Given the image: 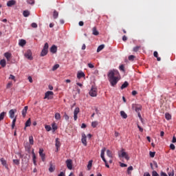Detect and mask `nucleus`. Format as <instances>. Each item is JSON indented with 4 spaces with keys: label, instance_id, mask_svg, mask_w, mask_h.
Returning a JSON list of instances; mask_svg holds the SVG:
<instances>
[{
    "label": "nucleus",
    "instance_id": "c9c22d12",
    "mask_svg": "<svg viewBox=\"0 0 176 176\" xmlns=\"http://www.w3.org/2000/svg\"><path fill=\"white\" fill-rule=\"evenodd\" d=\"M92 162H93V160H89V163H88V165H87V168H88L89 170H91V168Z\"/></svg>",
    "mask_w": 176,
    "mask_h": 176
},
{
    "label": "nucleus",
    "instance_id": "09e8293b",
    "mask_svg": "<svg viewBox=\"0 0 176 176\" xmlns=\"http://www.w3.org/2000/svg\"><path fill=\"white\" fill-rule=\"evenodd\" d=\"M153 176H160V175L157 173L156 170H153Z\"/></svg>",
    "mask_w": 176,
    "mask_h": 176
},
{
    "label": "nucleus",
    "instance_id": "58836bf2",
    "mask_svg": "<svg viewBox=\"0 0 176 176\" xmlns=\"http://www.w3.org/2000/svg\"><path fill=\"white\" fill-rule=\"evenodd\" d=\"M98 125V122L97 121H94L91 123V126L93 128H96Z\"/></svg>",
    "mask_w": 176,
    "mask_h": 176
},
{
    "label": "nucleus",
    "instance_id": "423d86ee",
    "mask_svg": "<svg viewBox=\"0 0 176 176\" xmlns=\"http://www.w3.org/2000/svg\"><path fill=\"white\" fill-rule=\"evenodd\" d=\"M142 105L140 104H133L132 106V109H135V111H136V113H140L142 111Z\"/></svg>",
    "mask_w": 176,
    "mask_h": 176
},
{
    "label": "nucleus",
    "instance_id": "cd10ccee",
    "mask_svg": "<svg viewBox=\"0 0 176 176\" xmlns=\"http://www.w3.org/2000/svg\"><path fill=\"white\" fill-rule=\"evenodd\" d=\"M60 141H59V139H58V138H56V147L57 149H58V148H60Z\"/></svg>",
    "mask_w": 176,
    "mask_h": 176
},
{
    "label": "nucleus",
    "instance_id": "bf43d9fd",
    "mask_svg": "<svg viewBox=\"0 0 176 176\" xmlns=\"http://www.w3.org/2000/svg\"><path fill=\"white\" fill-rule=\"evenodd\" d=\"M88 67L90 69H94V65L92 63H88Z\"/></svg>",
    "mask_w": 176,
    "mask_h": 176
},
{
    "label": "nucleus",
    "instance_id": "1a4fd4ad",
    "mask_svg": "<svg viewBox=\"0 0 176 176\" xmlns=\"http://www.w3.org/2000/svg\"><path fill=\"white\" fill-rule=\"evenodd\" d=\"M44 150L43 148H40L39 150V155L41 157V160L43 162L45 161V154L43 153Z\"/></svg>",
    "mask_w": 176,
    "mask_h": 176
},
{
    "label": "nucleus",
    "instance_id": "473e14b6",
    "mask_svg": "<svg viewBox=\"0 0 176 176\" xmlns=\"http://www.w3.org/2000/svg\"><path fill=\"white\" fill-rule=\"evenodd\" d=\"M61 118L60 113H55V119L57 120H60Z\"/></svg>",
    "mask_w": 176,
    "mask_h": 176
},
{
    "label": "nucleus",
    "instance_id": "8fccbe9b",
    "mask_svg": "<svg viewBox=\"0 0 176 176\" xmlns=\"http://www.w3.org/2000/svg\"><path fill=\"white\" fill-rule=\"evenodd\" d=\"M174 175H175V172L173 170L171 172L168 173V176H174Z\"/></svg>",
    "mask_w": 176,
    "mask_h": 176
},
{
    "label": "nucleus",
    "instance_id": "680f3d73",
    "mask_svg": "<svg viewBox=\"0 0 176 176\" xmlns=\"http://www.w3.org/2000/svg\"><path fill=\"white\" fill-rule=\"evenodd\" d=\"M120 166L124 168V167H127V164H124V163H121L120 164Z\"/></svg>",
    "mask_w": 176,
    "mask_h": 176
},
{
    "label": "nucleus",
    "instance_id": "dca6fc26",
    "mask_svg": "<svg viewBox=\"0 0 176 176\" xmlns=\"http://www.w3.org/2000/svg\"><path fill=\"white\" fill-rule=\"evenodd\" d=\"M26 45V41L24 39L19 40V45L23 47Z\"/></svg>",
    "mask_w": 176,
    "mask_h": 176
},
{
    "label": "nucleus",
    "instance_id": "e433bc0d",
    "mask_svg": "<svg viewBox=\"0 0 176 176\" xmlns=\"http://www.w3.org/2000/svg\"><path fill=\"white\" fill-rule=\"evenodd\" d=\"M29 141H30V144L31 145H33V144H34V138H33V136H32V135L30 136V138H29Z\"/></svg>",
    "mask_w": 176,
    "mask_h": 176
},
{
    "label": "nucleus",
    "instance_id": "ea45409f",
    "mask_svg": "<svg viewBox=\"0 0 176 176\" xmlns=\"http://www.w3.org/2000/svg\"><path fill=\"white\" fill-rule=\"evenodd\" d=\"M135 58V56L134 55H130L129 57H128V60L129 61H133Z\"/></svg>",
    "mask_w": 176,
    "mask_h": 176
},
{
    "label": "nucleus",
    "instance_id": "13d9d810",
    "mask_svg": "<svg viewBox=\"0 0 176 176\" xmlns=\"http://www.w3.org/2000/svg\"><path fill=\"white\" fill-rule=\"evenodd\" d=\"M160 176H168V175L165 172L161 171Z\"/></svg>",
    "mask_w": 176,
    "mask_h": 176
},
{
    "label": "nucleus",
    "instance_id": "2f4dec72",
    "mask_svg": "<svg viewBox=\"0 0 176 176\" xmlns=\"http://www.w3.org/2000/svg\"><path fill=\"white\" fill-rule=\"evenodd\" d=\"M6 115V112H5V111H3V112L1 113V114H0V121L3 120Z\"/></svg>",
    "mask_w": 176,
    "mask_h": 176
},
{
    "label": "nucleus",
    "instance_id": "a19ab883",
    "mask_svg": "<svg viewBox=\"0 0 176 176\" xmlns=\"http://www.w3.org/2000/svg\"><path fill=\"white\" fill-rule=\"evenodd\" d=\"M52 129L54 130V132L58 129V126H56L55 122L52 124Z\"/></svg>",
    "mask_w": 176,
    "mask_h": 176
},
{
    "label": "nucleus",
    "instance_id": "c756f323",
    "mask_svg": "<svg viewBox=\"0 0 176 176\" xmlns=\"http://www.w3.org/2000/svg\"><path fill=\"white\" fill-rule=\"evenodd\" d=\"M30 13L28 10H24L23 11V16L27 18L30 16Z\"/></svg>",
    "mask_w": 176,
    "mask_h": 176
},
{
    "label": "nucleus",
    "instance_id": "37998d69",
    "mask_svg": "<svg viewBox=\"0 0 176 176\" xmlns=\"http://www.w3.org/2000/svg\"><path fill=\"white\" fill-rule=\"evenodd\" d=\"M13 162H14L16 165H19V164H20V160H18V159L13 160Z\"/></svg>",
    "mask_w": 176,
    "mask_h": 176
},
{
    "label": "nucleus",
    "instance_id": "2eb2a0df",
    "mask_svg": "<svg viewBox=\"0 0 176 176\" xmlns=\"http://www.w3.org/2000/svg\"><path fill=\"white\" fill-rule=\"evenodd\" d=\"M50 52L52 54H56L57 52V47L55 45H53L50 48Z\"/></svg>",
    "mask_w": 176,
    "mask_h": 176
},
{
    "label": "nucleus",
    "instance_id": "5701e85b",
    "mask_svg": "<svg viewBox=\"0 0 176 176\" xmlns=\"http://www.w3.org/2000/svg\"><path fill=\"white\" fill-rule=\"evenodd\" d=\"M0 65H1L3 68L6 67V60L5 59L1 60V61H0Z\"/></svg>",
    "mask_w": 176,
    "mask_h": 176
},
{
    "label": "nucleus",
    "instance_id": "9d476101",
    "mask_svg": "<svg viewBox=\"0 0 176 176\" xmlns=\"http://www.w3.org/2000/svg\"><path fill=\"white\" fill-rule=\"evenodd\" d=\"M80 113V109L79 107H76L74 110V120L76 121L77 119H78V114Z\"/></svg>",
    "mask_w": 176,
    "mask_h": 176
},
{
    "label": "nucleus",
    "instance_id": "f8f14e48",
    "mask_svg": "<svg viewBox=\"0 0 176 176\" xmlns=\"http://www.w3.org/2000/svg\"><path fill=\"white\" fill-rule=\"evenodd\" d=\"M82 144L85 146H87V136H86V135L85 133H82Z\"/></svg>",
    "mask_w": 176,
    "mask_h": 176
},
{
    "label": "nucleus",
    "instance_id": "412c9836",
    "mask_svg": "<svg viewBox=\"0 0 176 176\" xmlns=\"http://www.w3.org/2000/svg\"><path fill=\"white\" fill-rule=\"evenodd\" d=\"M93 31V35L94 36H98L99 35V32L97 30L96 27H94L92 29Z\"/></svg>",
    "mask_w": 176,
    "mask_h": 176
},
{
    "label": "nucleus",
    "instance_id": "6ab92c4d",
    "mask_svg": "<svg viewBox=\"0 0 176 176\" xmlns=\"http://www.w3.org/2000/svg\"><path fill=\"white\" fill-rule=\"evenodd\" d=\"M4 56H5V58H6L8 61H10L12 54L9 52H6L4 54Z\"/></svg>",
    "mask_w": 176,
    "mask_h": 176
},
{
    "label": "nucleus",
    "instance_id": "ddd939ff",
    "mask_svg": "<svg viewBox=\"0 0 176 176\" xmlns=\"http://www.w3.org/2000/svg\"><path fill=\"white\" fill-rule=\"evenodd\" d=\"M14 5H16V1L14 0H10L7 3V6L9 8L12 7Z\"/></svg>",
    "mask_w": 176,
    "mask_h": 176
},
{
    "label": "nucleus",
    "instance_id": "a18cd8bd",
    "mask_svg": "<svg viewBox=\"0 0 176 176\" xmlns=\"http://www.w3.org/2000/svg\"><path fill=\"white\" fill-rule=\"evenodd\" d=\"M9 80H14V82H15L16 81L15 76H13L12 74H10V77H9Z\"/></svg>",
    "mask_w": 176,
    "mask_h": 176
},
{
    "label": "nucleus",
    "instance_id": "7ed1b4c3",
    "mask_svg": "<svg viewBox=\"0 0 176 176\" xmlns=\"http://www.w3.org/2000/svg\"><path fill=\"white\" fill-rule=\"evenodd\" d=\"M48 48H49V44L47 43H45V45L43 47V49L41 52V56L44 57L48 53Z\"/></svg>",
    "mask_w": 176,
    "mask_h": 176
},
{
    "label": "nucleus",
    "instance_id": "0eeeda50",
    "mask_svg": "<svg viewBox=\"0 0 176 176\" xmlns=\"http://www.w3.org/2000/svg\"><path fill=\"white\" fill-rule=\"evenodd\" d=\"M25 56L26 58H28L30 60H33L32 54L30 50H28L27 52L25 54Z\"/></svg>",
    "mask_w": 176,
    "mask_h": 176
},
{
    "label": "nucleus",
    "instance_id": "4be33fe9",
    "mask_svg": "<svg viewBox=\"0 0 176 176\" xmlns=\"http://www.w3.org/2000/svg\"><path fill=\"white\" fill-rule=\"evenodd\" d=\"M133 170V166H129L128 167V169L126 170V173H128V175H131V171Z\"/></svg>",
    "mask_w": 176,
    "mask_h": 176
},
{
    "label": "nucleus",
    "instance_id": "393cba45",
    "mask_svg": "<svg viewBox=\"0 0 176 176\" xmlns=\"http://www.w3.org/2000/svg\"><path fill=\"white\" fill-rule=\"evenodd\" d=\"M171 118H172V116H171V115L169 113H165V119L166 120H170Z\"/></svg>",
    "mask_w": 176,
    "mask_h": 176
},
{
    "label": "nucleus",
    "instance_id": "39448f33",
    "mask_svg": "<svg viewBox=\"0 0 176 176\" xmlns=\"http://www.w3.org/2000/svg\"><path fill=\"white\" fill-rule=\"evenodd\" d=\"M54 92L52 91H48L45 93L44 99L51 100L53 98Z\"/></svg>",
    "mask_w": 176,
    "mask_h": 176
},
{
    "label": "nucleus",
    "instance_id": "3c124183",
    "mask_svg": "<svg viewBox=\"0 0 176 176\" xmlns=\"http://www.w3.org/2000/svg\"><path fill=\"white\" fill-rule=\"evenodd\" d=\"M12 86V82H10L7 84V89H10L11 88Z\"/></svg>",
    "mask_w": 176,
    "mask_h": 176
},
{
    "label": "nucleus",
    "instance_id": "7c9ffc66",
    "mask_svg": "<svg viewBox=\"0 0 176 176\" xmlns=\"http://www.w3.org/2000/svg\"><path fill=\"white\" fill-rule=\"evenodd\" d=\"M53 16H54V19H57L58 17V12H57L56 10H54Z\"/></svg>",
    "mask_w": 176,
    "mask_h": 176
},
{
    "label": "nucleus",
    "instance_id": "f03ea898",
    "mask_svg": "<svg viewBox=\"0 0 176 176\" xmlns=\"http://www.w3.org/2000/svg\"><path fill=\"white\" fill-rule=\"evenodd\" d=\"M118 157L125 158L126 160H129L130 159L128 153L124 151V148L121 149V151L118 152Z\"/></svg>",
    "mask_w": 176,
    "mask_h": 176
},
{
    "label": "nucleus",
    "instance_id": "0e129e2a",
    "mask_svg": "<svg viewBox=\"0 0 176 176\" xmlns=\"http://www.w3.org/2000/svg\"><path fill=\"white\" fill-rule=\"evenodd\" d=\"M172 143H176V138H175V136H173V139H172Z\"/></svg>",
    "mask_w": 176,
    "mask_h": 176
},
{
    "label": "nucleus",
    "instance_id": "e2e57ef3",
    "mask_svg": "<svg viewBox=\"0 0 176 176\" xmlns=\"http://www.w3.org/2000/svg\"><path fill=\"white\" fill-rule=\"evenodd\" d=\"M137 94H138L137 91L135 90L132 91V96H135L137 95Z\"/></svg>",
    "mask_w": 176,
    "mask_h": 176
},
{
    "label": "nucleus",
    "instance_id": "aec40b11",
    "mask_svg": "<svg viewBox=\"0 0 176 176\" xmlns=\"http://www.w3.org/2000/svg\"><path fill=\"white\" fill-rule=\"evenodd\" d=\"M129 87V82L127 81L124 82V84L121 85V90H123Z\"/></svg>",
    "mask_w": 176,
    "mask_h": 176
},
{
    "label": "nucleus",
    "instance_id": "9b49d317",
    "mask_svg": "<svg viewBox=\"0 0 176 176\" xmlns=\"http://www.w3.org/2000/svg\"><path fill=\"white\" fill-rule=\"evenodd\" d=\"M16 112V109H10V110L9 111V116H10V118L11 119L14 118V114H15Z\"/></svg>",
    "mask_w": 176,
    "mask_h": 176
},
{
    "label": "nucleus",
    "instance_id": "f704fd0d",
    "mask_svg": "<svg viewBox=\"0 0 176 176\" xmlns=\"http://www.w3.org/2000/svg\"><path fill=\"white\" fill-rule=\"evenodd\" d=\"M141 49V46H136L133 47V52H138Z\"/></svg>",
    "mask_w": 176,
    "mask_h": 176
},
{
    "label": "nucleus",
    "instance_id": "c85d7f7f",
    "mask_svg": "<svg viewBox=\"0 0 176 176\" xmlns=\"http://www.w3.org/2000/svg\"><path fill=\"white\" fill-rule=\"evenodd\" d=\"M1 162L3 166H6V168H8L6 160H4L3 158H1Z\"/></svg>",
    "mask_w": 176,
    "mask_h": 176
},
{
    "label": "nucleus",
    "instance_id": "f257e3e1",
    "mask_svg": "<svg viewBox=\"0 0 176 176\" xmlns=\"http://www.w3.org/2000/svg\"><path fill=\"white\" fill-rule=\"evenodd\" d=\"M119 74L118 71L117 70H112L110 71L108 74L109 80L111 82V85L112 87H114L116 85V84L118 82V75Z\"/></svg>",
    "mask_w": 176,
    "mask_h": 176
},
{
    "label": "nucleus",
    "instance_id": "69168bd1",
    "mask_svg": "<svg viewBox=\"0 0 176 176\" xmlns=\"http://www.w3.org/2000/svg\"><path fill=\"white\" fill-rule=\"evenodd\" d=\"M28 80L30 83H32L33 82V80H32V78L31 76H29L28 77Z\"/></svg>",
    "mask_w": 176,
    "mask_h": 176
},
{
    "label": "nucleus",
    "instance_id": "338daca9",
    "mask_svg": "<svg viewBox=\"0 0 176 176\" xmlns=\"http://www.w3.org/2000/svg\"><path fill=\"white\" fill-rule=\"evenodd\" d=\"M143 176H151V174L148 172H146V173H144Z\"/></svg>",
    "mask_w": 176,
    "mask_h": 176
},
{
    "label": "nucleus",
    "instance_id": "bb28decb",
    "mask_svg": "<svg viewBox=\"0 0 176 176\" xmlns=\"http://www.w3.org/2000/svg\"><path fill=\"white\" fill-rule=\"evenodd\" d=\"M107 155L109 157L113 158V153L112 151H111L109 149L107 151Z\"/></svg>",
    "mask_w": 176,
    "mask_h": 176
},
{
    "label": "nucleus",
    "instance_id": "20e7f679",
    "mask_svg": "<svg viewBox=\"0 0 176 176\" xmlns=\"http://www.w3.org/2000/svg\"><path fill=\"white\" fill-rule=\"evenodd\" d=\"M97 94H98L97 88L93 86L91 89L89 91V95L91 97L95 98L97 96Z\"/></svg>",
    "mask_w": 176,
    "mask_h": 176
},
{
    "label": "nucleus",
    "instance_id": "4468645a",
    "mask_svg": "<svg viewBox=\"0 0 176 176\" xmlns=\"http://www.w3.org/2000/svg\"><path fill=\"white\" fill-rule=\"evenodd\" d=\"M77 77L78 79H81L82 78L85 77V74L83 72H78V73L77 74Z\"/></svg>",
    "mask_w": 176,
    "mask_h": 176
},
{
    "label": "nucleus",
    "instance_id": "79ce46f5",
    "mask_svg": "<svg viewBox=\"0 0 176 176\" xmlns=\"http://www.w3.org/2000/svg\"><path fill=\"white\" fill-rule=\"evenodd\" d=\"M55 170V167H53L52 165L50 166V167L49 168V171L50 173H53Z\"/></svg>",
    "mask_w": 176,
    "mask_h": 176
},
{
    "label": "nucleus",
    "instance_id": "de8ad7c7",
    "mask_svg": "<svg viewBox=\"0 0 176 176\" xmlns=\"http://www.w3.org/2000/svg\"><path fill=\"white\" fill-rule=\"evenodd\" d=\"M27 2H28V3H29L30 5H34V0H28Z\"/></svg>",
    "mask_w": 176,
    "mask_h": 176
},
{
    "label": "nucleus",
    "instance_id": "864d4df0",
    "mask_svg": "<svg viewBox=\"0 0 176 176\" xmlns=\"http://www.w3.org/2000/svg\"><path fill=\"white\" fill-rule=\"evenodd\" d=\"M32 153V158H33V160H36V155H35V153H34V149H33Z\"/></svg>",
    "mask_w": 176,
    "mask_h": 176
},
{
    "label": "nucleus",
    "instance_id": "603ef678",
    "mask_svg": "<svg viewBox=\"0 0 176 176\" xmlns=\"http://www.w3.org/2000/svg\"><path fill=\"white\" fill-rule=\"evenodd\" d=\"M120 71L124 72V65H120Z\"/></svg>",
    "mask_w": 176,
    "mask_h": 176
},
{
    "label": "nucleus",
    "instance_id": "a878e982",
    "mask_svg": "<svg viewBox=\"0 0 176 176\" xmlns=\"http://www.w3.org/2000/svg\"><path fill=\"white\" fill-rule=\"evenodd\" d=\"M104 47H105L104 45H100L97 49V52L98 53L100 52L102 50L104 49Z\"/></svg>",
    "mask_w": 176,
    "mask_h": 176
},
{
    "label": "nucleus",
    "instance_id": "5fc2aeb1",
    "mask_svg": "<svg viewBox=\"0 0 176 176\" xmlns=\"http://www.w3.org/2000/svg\"><path fill=\"white\" fill-rule=\"evenodd\" d=\"M155 155V152L150 151V157H154Z\"/></svg>",
    "mask_w": 176,
    "mask_h": 176
},
{
    "label": "nucleus",
    "instance_id": "72a5a7b5",
    "mask_svg": "<svg viewBox=\"0 0 176 176\" xmlns=\"http://www.w3.org/2000/svg\"><path fill=\"white\" fill-rule=\"evenodd\" d=\"M31 126V119L29 118L25 122V128Z\"/></svg>",
    "mask_w": 176,
    "mask_h": 176
},
{
    "label": "nucleus",
    "instance_id": "49530a36",
    "mask_svg": "<svg viewBox=\"0 0 176 176\" xmlns=\"http://www.w3.org/2000/svg\"><path fill=\"white\" fill-rule=\"evenodd\" d=\"M170 148L173 151L175 150V146L174 144H170Z\"/></svg>",
    "mask_w": 176,
    "mask_h": 176
},
{
    "label": "nucleus",
    "instance_id": "f3484780",
    "mask_svg": "<svg viewBox=\"0 0 176 176\" xmlns=\"http://www.w3.org/2000/svg\"><path fill=\"white\" fill-rule=\"evenodd\" d=\"M28 110V106H25L24 109L22 110V116L23 118L26 116Z\"/></svg>",
    "mask_w": 176,
    "mask_h": 176
},
{
    "label": "nucleus",
    "instance_id": "a211bd4d",
    "mask_svg": "<svg viewBox=\"0 0 176 176\" xmlns=\"http://www.w3.org/2000/svg\"><path fill=\"white\" fill-rule=\"evenodd\" d=\"M106 151V148L104 147L102 151H101V158L102 159L103 161H105V157H104V153Z\"/></svg>",
    "mask_w": 176,
    "mask_h": 176
},
{
    "label": "nucleus",
    "instance_id": "c03bdc74",
    "mask_svg": "<svg viewBox=\"0 0 176 176\" xmlns=\"http://www.w3.org/2000/svg\"><path fill=\"white\" fill-rule=\"evenodd\" d=\"M45 129H46L47 131L49 132V131H51L52 127H51V126H50V125H45Z\"/></svg>",
    "mask_w": 176,
    "mask_h": 176
},
{
    "label": "nucleus",
    "instance_id": "b1692460",
    "mask_svg": "<svg viewBox=\"0 0 176 176\" xmlns=\"http://www.w3.org/2000/svg\"><path fill=\"white\" fill-rule=\"evenodd\" d=\"M120 114L121 115V117H122V118H124V119L127 118V114L124 111H121L120 112Z\"/></svg>",
    "mask_w": 176,
    "mask_h": 176
},
{
    "label": "nucleus",
    "instance_id": "052dcab7",
    "mask_svg": "<svg viewBox=\"0 0 176 176\" xmlns=\"http://www.w3.org/2000/svg\"><path fill=\"white\" fill-rule=\"evenodd\" d=\"M103 161H104V163H105L106 167L108 168H109V165L108 164V162H107V160L104 159V160H103Z\"/></svg>",
    "mask_w": 176,
    "mask_h": 176
},
{
    "label": "nucleus",
    "instance_id": "4c0bfd02",
    "mask_svg": "<svg viewBox=\"0 0 176 176\" xmlns=\"http://www.w3.org/2000/svg\"><path fill=\"white\" fill-rule=\"evenodd\" d=\"M60 67V65L58 64H56L54 65L53 68H52V71L54 72L56 69H58Z\"/></svg>",
    "mask_w": 176,
    "mask_h": 176
},
{
    "label": "nucleus",
    "instance_id": "6e6d98bb",
    "mask_svg": "<svg viewBox=\"0 0 176 176\" xmlns=\"http://www.w3.org/2000/svg\"><path fill=\"white\" fill-rule=\"evenodd\" d=\"M38 25L36 23H32V28H37Z\"/></svg>",
    "mask_w": 176,
    "mask_h": 176
},
{
    "label": "nucleus",
    "instance_id": "4d7b16f0",
    "mask_svg": "<svg viewBox=\"0 0 176 176\" xmlns=\"http://www.w3.org/2000/svg\"><path fill=\"white\" fill-rule=\"evenodd\" d=\"M64 118L67 121L69 120V116L67 113H65Z\"/></svg>",
    "mask_w": 176,
    "mask_h": 176
},
{
    "label": "nucleus",
    "instance_id": "774afa93",
    "mask_svg": "<svg viewBox=\"0 0 176 176\" xmlns=\"http://www.w3.org/2000/svg\"><path fill=\"white\" fill-rule=\"evenodd\" d=\"M58 176H65V173L62 171Z\"/></svg>",
    "mask_w": 176,
    "mask_h": 176
},
{
    "label": "nucleus",
    "instance_id": "6e6552de",
    "mask_svg": "<svg viewBox=\"0 0 176 176\" xmlns=\"http://www.w3.org/2000/svg\"><path fill=\"white\" fill-rule=\"evenodd\" d=\"M67 167L69 170H72L73 165H72V160L68 159L66 160Z\"/></svg>",
    "mask_w": 176,
    "mask_h": 176
}]
</instances>
